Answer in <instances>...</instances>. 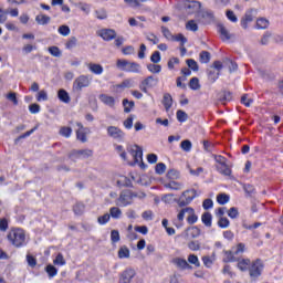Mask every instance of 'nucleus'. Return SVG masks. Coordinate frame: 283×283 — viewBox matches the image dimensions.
<instances>
[{"mask_svg":"<svg viewBox=\"0 0 283 283\" xmlns=\"http://www.w3.org/2000/svg\"><path fill=\"white\" fill-rule=\"evenodd\" d=\"M111 240L113 243L120 242V233L118 232V230H112Z\"/></svg>","mask_w":283,"mask_h":283,"instance_id":"53","label":"nucleus"},{"mask_svg":"<svg viewBox=\"0 0 283 283\" xmlns=\"http://www.w3.org/2000/svg\"><path fill=\"white\" fill-rule=\"evenodd\" d=\"M180 147L184 151H191V147H192L191 140L189 139L182 140L180 144Z\"/></svg>","mask_w":283,"mask_h":283,"instance_id":"49","label":"nucleus"},{"mask_svg":"<svg viewBox=\"0 0 283 283\" xmlns=\"http://www.w3.org/2000/svg\"><path fill=\"white\" fill-rule=\"evenodd\" d=\"M45 271L49 275V277H55V275L59 273V270L54 268V265L50 264L45 268Z\"/></svg>","mask_w":283,"mask_h":283,"instance_id":"47","label":"nucleus"},{"mask_svg":"<svg viewBox=\"0 0 283 283\" xmlns=\"http://www.w3.org/2000/svg\"><path fill=\"white\" fill-rule=\"evenodd\" d=\"M171 263L179 269V271H187V269H192V266L182 258H174Z\"/></svg>","mask_w":283,"mask_h":283,"instance_id":"12","label":"nucleus"},{"mask_svg":"<svg viewBox=\"0 0 283 283\" xmlns=\"http://www.w3.org/2000/svg\"><path fill=\"white\" fill-rule=\"evenodd\" d=\"M78 129L76 130V138L77 140H80L81 143H87V132L88 129L86 127L83 126L82 123L77 122L76 123Z\"/></svg>","mask_w":283,"mask_h":283,"instance_id":"13","label":"nucleus"},{"mask_svg":"<svg viewBox=\"0 0 283 283\" xmlns=\"http://www.w3.org/2000/svg\"><path fill=\"white\" fill-rule=\"evenodd\" d=\"M163 105L166 112H169V109H171V106L174 105V98L171 97V94H164Z\"/></svg>","mask_w":283,"mask_h":283,"instance_id":"20","label":"nucleus"},{"mask_svg":"<svg viewBox=\"0 0 283 283\" xmlns=\"http://www.w3.org/2000/svg\"><path fill=\"white\" fill-rule=\"evenodd\" d=\"M220 77V72L216 71V69L208 70V80L210 83H216Z\"/></svg>","mask_w":283,"mask_h":283,"instance_id":"27","label":"nucleus"},{"mask_svg":"<svg viewBox=\"0 0 283 283\" xmlns=\"http://www.w3.org/2000/svg\"><path fill=\"white\" fill-rule=\"evenodd\" d=\"M156 85H158V77L150 75L142 81L139 90H142L144 94H147L148 90L156 87Z\"/></svg>","mask_w":283,"mask_h":283,"instance_id":"8","label":"nucleus"},{"mask_svg":"<svg viewBox=\"0 0 283 283\" xmlns=\"http://www.w3.org/2000/svg\"><path fill=\"white\" fill-rule=\"evenodd\" d=\"M87 67L92 74L101 75L103 74V65L96 63H88Z\"/></svg>","mask_w":283,"mask_h":283,"instance_id":"21","label":"nucleus"},{"mask_svg":"<svg viewBox=\"0 0 283 283\" xmlns=\"http://www.w3.org/2000/svg\"><path fill=\"white\" fill-rule=\"evenodd\" d=\"M163 202L166 205H174V202H178V199L174 198V193H167L161 197Z\"/></svg>","mask_w":283,"mask_h":283,"instance_id":"31","label":"nucleus"},{"mask_svg":"<svg viewBox=\"0 0 283 283\" xmlns=\"http://www.w3.org/2000/svg\"><path fill=\"white\" fill-rule=\"evenodd\" d=\"M92 85V77L90 75H80L73 82V92H82L83 87Z\"/></svg>","mask_w":283,"mask_h":283,"instance_id":"7","label":"nucleus"},{"mask_svg":"<svg viewBox=\"0 0 283 283\" xmlns=\"http://www.w3.org/2000/svg\"><path fill=\"white\" fill-rule=\"evenodd\" d=\"M7 99L11 101L13 105H19V99H17V93L14 92H10L9 94H7Z\"/></svg>","mask_w":283,"mask_h":283,"instance_id":"60","label":"nucleus"},{"mask_svg":"<svg viewBox=\"0 0 283 283\" xmlns=\"http://www.w3.org/2000/svg\"><path fill=\"white\" fill-rule=\"evenodd\" d=\"M185 216L188 224H196V222H198L196 210L191 207H186L178 210L177 218L174 220V224L177 227V229L182 227V222H185Z\"/></svg>","mask_w":283,"mask_h":283,"instance_id":"1","label":"nucleus"},{"mask_svg":"<svg viewBox=\"0 0 283 283\" xmlns=\"http://www.w3.org/2000/svg\"><path fill=\"white\" fill-rule=\"evenodd\" d=\"M189 118V115H187V113L185 111H177V120H179V123H186V120Z\"/></svg>","mask_w":283,"mask_h":283,"instance_id":"42","label":"nucleus"},{"mask_svg":"<svg viewBox=\"0 0 283 283\" xmlns=\"http://www.w3.org/2000/svg\"><path fill=\"white\" fill-rule=\"evenodd\" d=\"M60 136H64V138H70V136H72V127H67V126L61 127Z\"/></svg>","mask_w":283,"mask_h":283,"instance_id":"39","label":"nucleus"},{"mask_svg":"<svg viewBox=\"0 0 283 283\" xmlns=\"http://www.w3.org/2000/svg\"><path fill=\"white\" fill-rule=\"evenodd\" d=\"M36 101L39 103H41V101H48V92L45 90L38 92Z\"/></svg>","mask_w":283,"mask_h":283,"instance_id":"57","label":"nucleus"},{"mask_svg":"<svg viewBox=\"0 0 283 283\" xmlns=\"http://www.w3.org/2000/svg\"><path fill=\"white\" fill-rule=\"evenodd\" d=\"M217 171H219V174H221L222 176H229L231 174V168H229V165L226 164H221V165H217Z\"/></svg>","mask_w":283,"mask_h":283,"instance_id":"25","label":"nucleus"},{"mask_svg":"<svg viewBox=\"0 0 283 283\" xmlns=\"http://www.w3.org/2000/svg\"><path fill=\"white\" fill-rule=\"evenodd\" d=\"M147 70L148 72H151V74H160L163 66L158 64H148Z\"/></svg>","mask_w":283,"mask_h":283,"instance_id":"35","label":"nucleus"},{"mask_svg":"<svg viewBox=\"0 0 283 283\" xmlns=\"http://www.w3.org/2000/svg\"><path fill=\"white\" fill-rule=\"evenodd\" d=\"M118 258L120 260L125 259V258H129V248H127L126 245L122 247L118 250Z\"/></svg>","mask_w":283,"mask_h":283,"instance_id":"37","label":"nucleus"},{"mask_svg":"<svg viewBox=\"0 0 283 283\" xmlns=\"http://www.w3.org/2000/svg\"><path fill=\"white\" fill-rule=\"evenodd\" d=\"M98 36L104 41H114L116 39V31L114 29H102L98 31Z\"/></svg>","mask_w":283,"mask_h":283,"instance_id":"11","label":"nucleus"},{"mask_svg":"<svg viewBox=\"0 0 283 283\" xmlns=\"http://www.w3.org/2000/svg\"><path fill=\"white\" fill-rule=\"evenodd\" d=\"M224 65H227L229 72H235V70H238V64L235 62H232L230 59H227L224 61Z\"/></svg>","mask_w":283,"mask_h":283,"instance_id":"46","label":"nucleus"},{"mask_svg":"<svg viewBox=\"0 0 283 283\" xmlns=\"http://www.w3.org/2000/svg\"><path fill=\"white\" fill-rule=\"evenodd\" d=\"M107 136L113 138L114 140H118L119 143L125 139V132L116 126H108L106 128Z\"/></svg>","mask_w":283,"mask_h":283,"instance_id":"9","label":"nucleus"},{"mask_svg":"<svg viewBox=\"0 0 283 283\" xmlns=\"http://www.w3.org/2000/svg\"><path fill=\"white\" fill-rule=\"evenodd\" d=\"M256 28L258 30H266V28H269V20L260 18L256 20Z\"/></svg>","mask_w":283,"mask_h":283,"instance_id":"33","label":"nucleus"},{"mask_svg":"<svg viewBox=\"0 0 283 283\" xmlns=\"http://www.w3.org/2000/svg\"><path fill=\"white\" fill-rule=\"evenodd\" d=\"M262 271H264V263L262 262V260L256 259L255 261L250 263L249 274L251 280L259 279L260 275H262Z\"/></svg>","mask_w":283,"mask_h":283,"instance_id":"6","label":"nucleus"},{"mask_svg":"<svg viewBox=\"0 0 283 283\" xmlns=\"http://www.w3.org/2000/svg\"><path fill=\"white\" fill-rule=\"evenodd\" d=\"M164 187H166V189H171V191H180V189H182L184 186L182 184L172 180L165 184Z\"/></svg>","mask_w":283,"mask_h":283,"instance_id":"22","label":"nucleus"},{"mask_svg":"<svg viewBox=\"0 0 283 283\" xmlns=\"http://www.w3.org/2000/svg\"><path fill=\"white\" fill-rule=\"evenodd\" d=\"M57 98H60V101L62 103H70L71 98H70V93H67V91L61 88L59 92H57Z\"/></svg>","mask_w":283,"mask_h":283,"instance_id":"26","label":"nucleus"},{"mask_svg":"<svg viewBox=\"0 0 283 283\" xmlns=\"http://www.w3.org/2000/svg\"><path fill=\"white\" fill-rule=\"evenodd\" d=\"M212 219H213V217L209 212H205L201 216V222H203L206 227H211Z\"/></svg>","mask_w":283,"mask_h":283,"instance_id":"36","label":"nucleus"},{"mask_svg":"<svg viewBox=\"0 0 283 283\" xmlns=\"http://www.w3.org/2000/svg\"><path fill=\"white\" fill-rule=\"evenodd\" d=\"M99 101L104 103V105H107L108 107H114V105H116V99L113 96H109L107 94L99 95Z\"/></svg>","mask_w":283,"mask_h":283,"instance_id":"18","label":"nucleus"},{"mask_svg":"<svg viewBox=\"0 0 283 283\" xmlns=\"http://www.w3.org/2000/svg\"><path fill=\"white\" fill-rule=\"evenodd\" d=\"M116 65L122 72H132L134 74H140V64L136 62H129L127 60H117Z\"/></svg>","mask_w":283,"mask_h":283,"instance_id":"3","label":"nucleus"},{"mask_svg":"<svg viewBox=\"0 0 283 283\" xmlns=\"http://www.w3.org/2000/svg\"><path fill=\"white\" fill-rule=\"evenodd\" d=\"M134 101H129L127 98L123 99V107H124V112L125 114H129V112H132V109H134Z\"/></svg>","mask_w":283,"mask_h":283,"instance_id":"30","label":"nucleus"},{"mask_svg":"<svg viewBox=\"0 0 283 283\" xmlns=\"http://www.w3.org/2000/svg\"><path fill=\"white\" fill-rule=\"evenodd\" d=\"M220 101H221V103H223V105H224V103L231 101V93H230V92H227V91H223V92L221 93Z\"/></svg>","mask_w":283,"mask_h":283,"instance_id":"59","label":"nucleus"},{"mask_svg":"<svg viewBox=\"0 0 283 283\" xmlns=\"http://www.w3.org/2000/svg\"><path fill=\"white\" fill-rule=\"evenodd\" d=\"M59 34H62V36H69L70 34V27L67 25H61L57 29Z\"/></svg>","mask_w":283,"mask_h":283,"instance_id":"58","label":"nucleus"},{"mask_svg":"<svg viewBox=\"0 0 283 283\" xmlns=\"http://www.w3.org/2000/svg\"><path fill=\"white\" fill-rule=\"evenodd\" d=\"M172 41H178L180 45H185V43H187V38L182 35V33H179L175 36L172 35Z\"/></svg>","mask_w":283,"mask_h":283,"instance_id":"56","label":"nucleus"},{"mask_svg":"<svg viewBox=\"0 0 283 283\" xmlns=\"http://www.w3.org/2000/svg\"><path fill=\"white\" fill-rule=\"evenodd\" d=\"M109 219H111V214L105 213L104 216H101L97 218V222L98 224H107L109 222Z\"/></svg>","mask_w":283,"mask_h":283,"instance_id":"54","label":"nucleus"},{"mask_svg":"<svg viewBox=\"0 0 283 283\" xmlns=\"http://www.w3.org/2000/svg\"><path fill=\"white\" fill-rule=\"evenodd\" d=\"M195 198H198V192L196 191V189L186 190L177 200V205L178 207H187V205H191V202H193Z\"/></svg>","mask_w":283,"mask_h":283,"instance_id":"5","label":"nucleus"},{"mask_svg":"<svg viewBox=\"0 0 283 283\" xmlns=\"http://www.w3.org/2000/svg\"><path fill=\"white\" fill-rule=\"evenodd\" d=\"M200 2L199 1H188L185 3V8L188 12V14H193V12H199L200 10Z\"/></svg>","mask_w":283,"mask_h":283,"instance_id":"16","label":"nucleus"},{"mask_svg":"<svg viewBox=\"0 0 283 283\" xmlns=\"http://www.w3.org/2000/svg\"><path fill=\"white\" fill-rule=\"evenodd\" d=\"M151 63H160V53L155 51L150 56Z\"/></svg>","mask_w":283,"mask_h":283,"instance_id":"64","label":"nucleus"},{"mask_svg":"<svg viewBox=\"0 0 283 283\" xmlns=\"http://www.w3.org/2000/svg\"><path fill=\"white\" fill-rule=\"evenodd\" d=\"M235 252L226 251L223 256V262H235Z\"/></svg>","mask_w":283,"mask_h":283,"instance_id":"34","label":"nucleus"},{"mask_svg":"<svg viewBox=\"0 0 283 283\" xmlns=\"http://www.w3.org/2000/svg\"><path fill=\"white\" fill-rule=\"evenodd\" d=\"M186 30H190V32H198V23L193 20L188 21L186 23Z\"/></svg>","mask_w":283,"mask_h":283,"instance_id":"44","label":"nucleus"},{"mask_svg":"<svg viewBox=\"0 0 283 283\" xmlns=\"http://www.w3.org/2000/svg\"><path fill=\"white\" fill-rule=\"evenodd\" d=\"M217 201L219 205H227V202H229V196L221 193L217 197Z\"/></svg>","mask_w":283,"mask_h":283,"instance_id":"61","label":"nucleus"},{"mask_svg":"<svg viewBox=\"0 0 283 283\" xmlns=\"http://www.w3.org/2000/svg\"><path fill=\"white\" fill-rule=\"evenodd\" d=\"M96 19H99L101 21L107 19V11L105 9H99L95 11Z\"/></svg>","mask_w":283,"mask_h":283,"instance_id":"48","label":"nucleus"},{"mask_svg":"<svg viewBox=\"0 0 283 283\" xmlns=\"http://www.w3.org/2000/svg\"><path fill=\"white\" fill-rule=\"evenodd\" d=\"M188 262L189 264H193V266H197V269L200 268V260L196 254H189Z\"/></svg>","mask_w":283,"mask_h":283,"instance_id":"41","label":"nucleus"},{"mask_svg":"<svg viewBox=\"0 0 283 283\" xmlns=\"http://www.w3.org/2000/svg\"><path fill=\"white\" fill-rule=\"evenodd\" d=\"M132 191L124 190L120 192L119 198L116 200L117 207H128V205H132Z\"/></svg>","mask_w":283,"mask_h":283,"instance_id":"10","label":"nucleus"},{"mask_svg":"<svg viewBox=\"0 0 283 283\" xmlns=\"http://www.w3.org/2000/svg\"><path fill=\"white\" fill-rule=\"evenodd\" d=\"M127 151L134 158V164L145 169V163H143V147L138 145L128 146Z\"/></svg>","mask_w":283,"mask_h":283,"instance_id":"4","label":"nucleus"},{"mask_svg":"<svg viewBox=\"0 0 283 283\" xmlns=\"http://www.w3.org/2000/svg\"><path fill=\"white\" fill-rule=\"evenodd\" d=\"M76 43H77V40L75 36H72L67 42H66V49L67 50H72L73 48H76Z\"/></svg>","mask_w":283,"mask_h":283,"instance_id":"63","label":"nucleus"},{"mask_svg":"<svg viewBox=\"0 0 283 283\" xmlns=\"http://www.w3.org/2000/svg\"><path fill=\"white\" fill-rule=\"evenodd\" d=\"M134 87V80L133 78H126L120 84L113 85L114 92H123V90H127Z\"/></svg>","mask_w":283,"mask_h":283,"instance_id":"14","label":"nucleus"},{"mask_svg":"<svg viewBox=\"0 0 283 283\" xmlns=\"http://www.w3.org/2000/svg\"><path fill=\"white\" fill-rule=\"evenodd\" d=\"M187 238H198L200 237V228L198 227H190L186 230Z\"/></svg>","mask_w":283,"mask_h":283,"instance_id":"24","label":"nucleus"},{"mask_svg":"<svg viewBox=\"0 0 283 283\" xmlns=\"http://www.w3.org/2000/svg\"><path fill=\"white\" fill-rule=\"evenodd\" d=\"M200 63H209L211 61V53L208 51H201L199 54Z\"/></svg>","mask_w":283,"mask_h":283,"instance_id":"32","label":"nucleus"},{"mask_svg":"<svg viewBox=\"0 0 283 283\" xmlns=\"http://www.w3.org/2000/svg\"><path fill=\"white\" fill-rule=\"evenodd\" d=\"M251 266V260L249 259H242L239 260L238 262V269H240V271H248Z\"/></svg>","mask_w":283,"mask_h":283,"instance_id":"28","label":"nucleus"},{"mask_svg":"<svg viewBox=\"0 0 283 283\" xmlns=\"http://www.w3.org/2000/svg\"><path fill=\"white\" fill-rule=\"evenodd\" d=\"M49 52L51 53V56H55L56 59H60L61 56V49H59V46H50Z\"/></svg>","mask_w":283,"mask_h":283,"instance_id":"50","label":"nucleus"},{"mask_svg":"<svg viewBox=\"0 0 283 283\" xmlns=\"http://www.w3.org/2000/svg\"><path fill=\"white\" fill-rule=\"evenodd\" d=\"M218 32L220 34L221 41H230V39L233 36V34L229 32L224 24H218Z\"/></svg>","mask_w":283,"mask_h":283,"instance_id":"17","label":"nucleus"},{"mask_svg":"<svg viewBox=\"0 0 283 283\" xmlns=\"http://www.w3.org/2000/svg\"><path fill=\"white\" fill-rule=\"evenodd\" d=\"M251 21H253V15L251 14H245L244 18L241 20V25L242 28H244V30H247L249 23H251Z\"/></svg>","mask_w":283,"mask_h":283,"instance_id":"45","label":"nucleus"},{"mask_svg":"<svg viewBox=\"0 0 283 283\" xmlns=\"http://www.w3.org/2000/svg\"><path fill=\"white\" fill-rule=\"evenodd\" d=\"M190 90H200V80L198 77H192L189 82Z\"/></svg>","mask_w":283,"mask_h":283,"instance_id":"43","label":"nucleus"},{"mask_svg":"<svg viewBox=\"0 0 283 283\" xmlns=\"http://www.w3.org/2000/svg\"><path fill=\"white\" fill-rule=\"evenodd\" d=\"M190 251H200V243L198 241H191L188 243Z\"/></svg>","mask_w":283,"mask_h":283,"instance_id":"62","label":"nucleus"},{"mask_svg":"<svg viewBox=\"0 0 283 283\" xmlns=\"http://www.w3.org/2000/svg\"><path fill=\"white\" fill-rule=\"evenodd\" d=\"M117 187H132V180L125 176H119L116 180Z\"/></svg>","mask_w":283,"mask_h":283,"instance_id":"23","label":"nucleus"},{"mask_svg":"<svg viewBox=\"0 0 283 283\" xmlns=\"http://www.w3.org/2000/svg\"><path fill=\"white\" fill-rule=\"evenodd\" d=\"M167 170V166L163 163H159L156 165L155 167V171L156 174H158L159 176H163V174Z\"/></svg>","mask_w":283,"mask_h":283,"instance_id":"51","label":"nucleus"},{"mask_svg":"<svg viewBox=\"0 0 283 283\" xmlns=\"http://www.w3.org/2000/svg\"><path fill=\"white\" fill-rule=\"evenodd\" d=\"M73 211L76 216H83V213L85 212V205L83 203H76L73 207Z\"/></svg>","mask_w":283,"mask_h":283,"instance_id":"40","label":"nucleus"},{"mask_svg":"<svg viewBox=\"0 0 283 283\" xmlns=\"http://www.w3.org/2000/svg\"><path fill=\"white\" fill-rule=\"evenodd\" d=\"M35 21L39 23V25H48V23L51 21V18L45 14H39L35 17Z\"/></svg>","mask_w":283,"mask_h":283,"instance_id":"29","label":"nucleus"},{"mask_svg":"<svg viewBox=\"0 0 283 283\" xmlns=\"http://www.w3.org/2000/svg\"><path fill=\"white\" fill-rule=\"evenodd\" d=\"M93 151L91 149L73 150L70 158H91Z\"/></svg>","mask_w":283,"mask_h":283,"instance_id":"15","label":"nucleus"},{"mask_svg":"<svg viewBox=\"0 0 283 283\" xmlns=\"http://www.w3.org/2000/svg\"><path fill=\"white\" fill-rule=\"evenodd\" d=\"M122 280H126L127 282H132L134 277H136V270L134 269H126L122 274H120Z\"/></svg>","mask_w":283,"mask_h":283,"instance_id":"19","label":"nucleus"},{"mask_svg":"<svg viewBox=\"0 0 283 283\" xmlns=\"http://www.w3.org/2000/svg\"><path fill=\"white\" fill-rule=\"evenodd\" d=\"M109 216L115 218L116 220H118V218H120V216H123V211L119 210L118 207H112L109 209Z\"/></svg>","mask_w":283,"mask_h":283,"instance_id":"38","label":"nucleus"},{"mask_svg":"<svg viewBox=\"0 0 283 283\" xmlns=\"http://www.w3.org/2000/svg\"><path fill=\"white\" fill-rule=\"evenodd\" d=\"M188 67H190V70H192L193 72H198V62H196V60L193 59H189L186 61Z\"/></svg>","mask_w":283,"mask_h":283,"instance_id":"52","label":"nucleus"},{"mask_svg":"<svg viewBox=\"0 0 283 283\" xmlns=\"http://www.w3.org/2000/svg\"><path fill=\"white\" fill-rule=\"evenodd\" d=\"M7 238L10 244H12V247H15V249H21V247H25V244H28V241L25 239V231L20 228L11 229Z\"/></svg>","mask_w":283,"mask_h":283,"instance_id":"2","label":"nucleus"},{"mask_svg":"<svg viewBox=\"0 0 283 283\" xmlns=\"http://www.w3.org/2000/svg\"><path fill=\"white\" fill-rule=\"evenodd\" d=\"M53 263L56 264L57 266H65V258H63V255L60 253L56 255Z\"/></svg>","mask_w":283,"mask_h":283,"instance_id":"55","label":"nucleus"}]
</instances>
